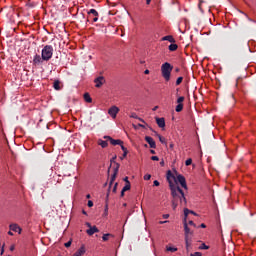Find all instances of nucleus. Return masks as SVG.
<instances>
[{
  "label": "nucleus",
  "instance_id": "nucleus-1",
  "mask_svg": "<svg viewBox=\"0 0 256 256\" xmlns=\"http://www.w3.org/2000/svg\"><path fill=\"white\" fill-rule=\"evenodd\" d=\"M166 178L169 183L171 195L173 197L172 207L175 210L178 205L176 202V199H179L181 204L183 202L186 204V198H185L183 190H181V188H179V186H176V184H173L172 179H174V176H173L171 170H168Z\"/></svg>",
  "mask_w": 256,
  "mask_h": 256
},
{
  "label": "nucleus",
  "instance_id": "nucleus-2",
  "mask_svg": "<svg viewBox=\"0 0 256 256\" xmlns=\"http://www.w3.org/2000/svg\"><path fill=\"white\" fill-rule=\"evenodd\" d=\"M54 48L52 45H45L41 51L42 60L45 62L50 61L53 58Z\"/></svg>",
  "mask_w": 256,
  "mask_h": 256
},
{
  "label": "nucleus",
  "instance_id": "nucleus-3",
  "mask_svg": "<svg viewBox=\"0 0 256 256\" xmlns=\"http://www.w3.org/2000/svg\"><path fill=\"white\" fill-rule=\"evenodd\" d=\"M172 69H173V66L169 62H165L162 64L161 73H162L163 78L166 81L170 80V75H171Z\"/></svg>",
  "mask_w": 256,
  "mask_h": 256
},
{
  "label": "nucleus",
  "instance_id": "nucleus-4",
  "mask_svg": "<svg viewBox=\"0 0 256 256\" xmlns=\"http://www.w3.org/2000/svg\"><path fill=\"white\" fill-rule=\"evenodd\" d=\"M115 168H114V172L111 176V180L109 182V188H108V193H107V196L106 198L109 199V191H111V186L113 185V182H115V179H117V174L119 173V167H120V164H118L117 162H115Z\"/></svg>",
  "mask_w": 256,
  "mask_h": 256
},
{
  "label": "nucleus",
  "instance_id": "nucleus-5",
  "mask_svg": "<svg viewBox=\"0 0 256 256\" xmlns=\"http://www.w3.org/2000/svg\"><path fill=\"white\" fill-rule=\"evenodd\" d=\"M172 183L177 186V183L181 185L182 188L187 189V184L184 176L182 174H178L177 178H171Z\"/></svg>",
  "mask_w": 256,
  "mask_h": 256
},
{
  "label": "nucleus",
  "instance_id": "nucleus-6",
  "mask_svg": "<svg viewBox=\"0 0 256 256\" xmlns=\"http://www.w3.org/2000/svg\"><path fill=\"white\" fill-rule=\"evenodd\" d=\"M89 229L86 231V233L89 236H93L95 233H99V229L96 226H91L90 222H86L85 224Z\"/></svg>",
  "mask_w": 256,
  "mask_h": 256
},
{
  "label": "nucleus",
  "instance_id": "nucleus-7",
  "mask_svg": "<svg viewBox=\"0 0 256 256\" xmlns=\"http://www.w3.org/2000/svg\"><path fill=\"white\" fill-rule=\"evenodd\" d=\"M94 83L96 88H101L103 84H105V77L98 76L97 78H95Z\"/></svg>",
  "mask_w": 256,
  "mask_h": 256
},
{
  "label": "nucleus",
  "instance_id": "nucleus-8",
  "mask_svg": "<svg viewBox=\"0 0 256 256\" xmlns=\"http://www.w3.org/2000/svg\"><path fill=\"white\" fill-rule=\"evenodd\" d=\"M119 113V107L117 106H112L110 107V109L108 110V114L113 118H117V114Z\"/></svg>",
  "mask_w": 256,
  "mask_h": 256
},
{
  "label": "nucleus",
  "instance_id": "nucleus-9",
  "mask_svg": "<svg viewBox=\"0 0 256 256\" xmlns=\"http://www.w3.org/2000/svg\"><path fill=\"white\" fill-rule=\"evenodd\" d=\"M145 141L149 144L150 148L155 149L157 148V144L155 140L151 136H145Z\"/></svg>",
  "mask_w": 256,
  "mask_h": 256
},
{
  "label": "nucleus",
  "instance_id": "nucleus-10",
  "mask_svg": "<svg viewBox=\"0 0 256 256\" xmlns=\"http://www.w3.org/2000/svg\"><path fill=\"white\" fill-rule=\"evenodd\" d=\"M43 62H44V59H43L42 55H39V54L34 55V58H33V64L34 65H40Z\"/></svg>",
  "mask_w": 256,
  "mask_h": 256
},
{
  "label": "nucleus",
  "instance_id": "nucleus-11",
  "mask_svg": "<svg viewBox=\"0 0 256 256\" xmlns=\"http://www.w3.org/2000/svg\"><path fill=\"white\" fill-rule=\"evenodd\" d=\"M88 15L89 16H94V18H93V22L95 23V22H97V21H99V12H97V10H95V9H90L89 11H88Z\"/></svg>",
  "mask_w": 256,
  "mask_h": 256
},
{
  "label": "nucleus",
  "instance_id": "nucleus-12",
  "mask_svg": "<svg viewBox=\"0 0 256 256\" xmlns=\"http://www.w3.org/2000/svg\"><path fill=\"white\" fill-rule=\"evenodd\" d=\"M110 144L113 146L119 145L121 147V146H123V140L110 138Z\"/></svg>",
  "mask_w": 256,
  "mask_h": 256
},
{
  "label": "nucleus",
  "instance_id": "nucleus-13",
  "mask_svg": "<svg viewBox=\"0 0 256 256\" xmlns=\"http://www.w3.org/2000/svg\"><path fill=\"white\" fill-rule=\"evenodd\" d=\"M156 123H157L159 128H164L165 127L164 117H156Z\"/></svg>",
  "mask_w": 256,
  "mask_h": 256
},
{
  "label": "nucleus",
  "instance_id": "nucleus-14",
  "mask_svg": "<svg viewBox=\"0 0 256 256\" xmlns=\"http://www.w3.org/2000/svg\"><path fill=\"white\" fill-rule=\"evenodd\" d=\"M9 229L14 232H18L19 234L22 233V229L17 224H11Z\"/></svg>",
  "mask_w": 256,
  "mask_h": 256
},
{
  "label": "nucleus",
  "instance_id": "nucleus-15",
  "mask_svg": "<svg viewBox=\"0 0 256 256\" xmlns=\"http://www.w3.org/2000/svg\"><path fill=\"white\" fill-rule=\"evenodd\" d=\"M86 253L85 246H82L75 254L74 256H83Z\"/></svg>",
  "mask_w": 256,
  "mask_h": 256
},
{
  "label": "nucleus",
  "instance_id": "nucleus-16",
  "mask_svg": "<svg viewBox=\"0 0 256 256\" xmlns=\"http://www.w3.org/2000/svg\"><path fill=\"white\" fill-rule=\"evenodd\" d=\"M53 88L56 91H60L61 90V81L60 80H55L53 83Z\"/></svg>",
  "mask_w": 256,
  "mask_h": 256
},
{
  "label": "nucleus",
  "instance_id": "nucleus-17",
  "mask_svg": "<svg viewBox=\"0 0 256 256\" xmlns=\"http://www.w3.org/2000/svg\"><path fill=\"white\" fill-rule=\"evenodd\" d=\"M184 230H185V237H190V235H192V232L190 231V229L187 226L186 220L184 222Z\"/></svg>",
  "mask_w": 256,
  "mask_h": 256
},
{
  "label": "nucleus",
  "instance_id": "nucleus-18",
  "mask_svg": "<svg viewBox=\"0 0 256 256\" xmlns=\"http://www.w3.org/2000/svg\"><path fill=\"white\" fill-rule=\"evenodd\" d=\"M162 41H168V42H170V43H175V39H174L173 36H171V35L164 36V37L162 38Z\"/></svg>",
  "mask_w": 256,
  "mask_h": 256
},
{
  "label": "nucleus",
  "instance_id": "nucleus-19",
  "mask_svg": "<svg viewBox=\"0 0 256 256\" xmlns=\"http://www.w3.org/2000/svg\"><path fill=\"white\" fill-rule=\"evenodd\" d=\"M84 100L87 103H92L93 102V99L91 98V95L88 92L84 93Z\"/></svg>",
  "mask_w": 256,
  "mask_h": 256
},
{
  "label": "nucleus",
  "instance_id": "nucleus-20",
  "mask_svg": "<svg viewBox=\"0 0 256 256\" xmlns=\"http://www.w3.org/2000/svg\"><path fill=\"white\" fill-rule=\"evenodd\" d=\"M98 145H100L102 148H107L108 146L107 140L98 139Z\"/></svg>",
  "mask_w": 256,
  "mask_h": 256
},
{
  "label": "nucleus",
  "instance_id": "nucleus-21",
  "mask_svg": "<svg viewBox=\"0 0 256 256\" xmlns=\"http://www.w3.org/2000/svg\"><path fill=\"white\" fill-rule=\"evenodd\" d=\"M186 250L189 251L191 246V237H185Z\"/></svg>",
  "mask_w": 256,
  "mask_h": 256
},
{
  "label": "nucleus",
  "instance_id": "nucleus-22",
  "mask_svg": "<svg viewBox=\"0 0 256 256\" xmlns=\"http://www.w3.org/2000/svg\"><path fill=\"white\" fill-rule=\"evenodd\" d=\"M130 118L138 119V120H140L141 122L145 123V120H143L142 118H139V116H137V113H135V112H132V113L130 114Z\"/></svg>",
  "mask_w": 256,
  "mask_h": 256
},
{
  "label": "nucleus",
  "instance_id": "nucleus-23",
  "mask_svg": "<svg viewBox=\"0 0 256 256\" xmlns=\"http://www.w3.org/2000/svg\"><path fill=\"white\" fill-rule=\"evenodd\" d=\"M188 214H192V215L197 216V214L195 212H193V210H188V208H185V210H184L185 217H187Z\"/></svg>",
  "mask_w": 256,
  "mask_h": 256
},
{
  "label": "nucleus",
  "instance_id": "nucleus-24",
  "mask_svg": "<svg viewBox=\"0 0 256 256\" xmlns=\"http://www.w3.org/2000/svg\"><path fill=\"white\" fill-rule=\"evenodd\" d=\"M121 149L123 151V158H126L127 154L129 153V151L127 150V147H125V145H121Z\"/></svg>",
  "mask_w": 256,
  "mask_h": 256
},
{
  "label": "nucleus",
  "instance_id": "nucleus-25",
  "mask_svg": "<svg viewBox=\"0 0 256 256\" xmlns=\"http://www.w3.org/2000/svg\"><path fill=\"white\" fill-rule=\"evenodd\" d=\"M177 48H178V45L175 44V43H172V44L169 45V50H170L171 52L176 51Z\"/></svg>",
  "mask_w": 256,
  "mask_h": 256
},
{
  "label": "nucleus",
  "instance_id": "nucleus-26",
  "mask_svg": "<svg viewBox=\"0 0 256 256\" xmlns=\"http://www.w3.org/2000/svg\"><path fill=\"white\" fill-rule=\"evenodd\" d=\"M109 237H113V234H104L103 236H102V240L104 241V242H107V241H109Z\"/></svg>",
  "mask_w": 256,
  "mask_h": 256
},
{
  "label": "nucleus",
  "instance_id": "nucleus-27",
  "mask_svg": "<svg viewBox=\"0 0 256 256\" xmlns=\"http://www.w3.org/2000/svg\"><path fill=\"white\" fill-rule=\"evenodd\" d=\"M159 141L162 143V144H165L166 145V139L165 137L161 136L160 134L156 133Z\"/></svg>",
  "mask_w": 256,
  "mask_h": 256
},
{
  "label": "nucleus",
  "instance_id": "nucleus-28",
  "mask_svg": "<svg viewBox=\"0 0 256 256\" xmlns=\"http://www.w3.org/2000/svg\"><path fill=\"white\" fill-rule=\"evenodd\" d=\"M182 110H183V103H180V104L176 105L175 111L177 113H180Z\"/></svg>",
  "mask_w": 256,
  "mask_h": 256
},
{
  "label": "nucleus",
  "instance_id": "nucleus-29",
  "mask_svg": "<svg viewBox=\"0 0 256 256\" xmlns=\"http://www.w3.org/2000/svg\"><path fill=\"white\" fill-rule=\"evenodd\" d=\"M123 192H127L131 190V183L125 184V186L122 188Z\"/></svg>",
  "mask_w": 256,
  "mask_h": 256
},
{
  "label": "nucleus",
  "instance_id": "nucleus-30",
  "mask_svg": "<svg viewBox=\"0 0 256 256\" xmlns=\"http://www.w3.org/2000/svg\"><path fill=\"white\" fill-rule=\"evenodd\" d=\"M184 100H185L184 96H179L177 98V104H182L184 102Z\"/></svg>",
  "mask_w": 256,
  "mask_h": 256
},
{
  "label": "nucleus",
  "instance_id": "nucleus-31",
  "mask_svg": "<svg viewBox=\"0 0 256 256\" xmlns=\"http://www.w3.org/2000/svg\"><path fill=\"white\" fill-rule=\"evenodd\" d=\"M166 251L173 253V252H176V251H177V248H173V247H168V246H167V247H166Z\"/></svg>",
  "mask_w": 256,
  "mask_h": 256
},
{
  "label": "nucleus",
  "instance_id": "nucleus-32",
  "mask_svg": "<svg viewBox=\"0 0 256 256\" xmlns=\"http://www.w3.org/2000/svg\"><path fill=\"white\" fill-rule=\"evenodd\" d=\"M182 81H183V77L182 76L178 77L176 80V86H179L182 83Z\"/></svg>",
  "mask_w": 256,
  "mask_h": 256
},
{
  "label": "nucleus",
  "instance_id": "nucleus-33",
  "mask_svg": "<svg viewBox=\"0 0 256 256\" xmlns=\"http://www.w3.org/2000/svg\"><path fill=\"white\" fill-rule=\"evenodd\" d=\"M109 212V204H106L105 208H104V216H107Z\"/></svg>",
  "mask_w": 256,
  "mask_h": 256
},
{
  "label": "nucleus",
  "instance_id": "nucleus-34",
  "mask_svg": "<svg viewBox=\"0 0 256 256\" xmlns=\"http://www.w3.org/2000/svg\"><path fill=\"white\" fill-rule=\"evenodd\" d=\"M209 247L206 246L204 243L199 247V250H208Z\"/></svg>",
  "mask_w": 256,
  "mask_h": 256
},
{
  "label": "nucleus",
  "instance_id": "nucleus-35",
  "mask_svg": "<svg viewBox=\"0 0 256 256\" xmlns=\"http://www.w3.org/2000/svg\"><path fill=\"white\" fill-rule=\"evenodd\" d=\"M144 180H146V181L151 180V174H145Z\"/></svg>",
  "mask_w": 256,
  "mask_h": 256
},
{
  "label": "nucleus",
  "instance_id": "nucleus-36",
  "mask_svg": "<svg viewBox=\"0 0 256 256\" xmlns=\"http://www.w3.org/2000/svg\"><path fill=\"white\" fill-rule=\"evenodd\" d=\"M118 185H119V184H118L117 182L114 184L113 190H112L113 193H117V186H118Z\"/></svg>",
  "mask_w": 256,
  "mask_h": 256
},
{
  "label": "nucleus",
  "instance_id": "nucleus-37",
  "mask_svg": "<svg viewBox=\"0 0 256 256\" xmlns=\"http://www.w3.org/2000/svg\"><path fill=\"white\" fill-rule=\"evenodd\" d=\"M191 164H192V160H191V158H188V160H186V162H185V165L190 166Z\"/></svg>",
  "mask_w": 256,
  "mask_h": 256
},
{
  "label": "nucleus",
  "instance_id": "nucleus-38",
  "mask_svg": "<svg viewBox=\"0 0 256 256\" xmlns=\"http://www.w3.org/2000/svg\"><path fill=\"white\" fill-rule=\"evenodd\" d=\"M151 160L152 161H159V158H158L157 155H153V156H151Z\"/></svg>",
  "mask_w": 256,
  "mask_h": 256
},
{
  "label": "nucleus",
  "instance_id": "nucleus-39",
  "mask_svg": "<svg viewBox=\"0 0 256 256\" xmlns=\"http://www.w3.org/2000/svg\"><path fill=\"white\" fill-rule=\"evenodd\" d=\"M5 252V244H3V246L0 249V254L3 255Z\"/></svg>",
  "mask_w": 256,
  "mask_h": 256
},
{
  "label": "nucleus",
  "instance_id": "nucleus-40",
  "mask_svg": "<svg viewBox=\"0 0 256 256\" xmlns=\"http://www.w3.org/2000/svg\"><path fill=\"white\" fill-rule=\"evenodd\" d=\"M104 139L106 140V141H111V139H112V137L111 136H109V135H105L104 136Z\"/></svg>",
  "mask_w": 256,
  "mask_h": 256
},
{
  "label": "nucleus",
  "instance_id": "nucleus-41",
  "mask_svg": "<svg viewBox=\"0 0 256 256\" xmlns=\"http://www.w3.org/2000/svg\"><path fill=\"white\" fill-rule=\"evenodd\" d=\"M71 245H72V241H69V242H67V243L65 244V247H66V248H70Z\"/></svg>",
  "mask_w": 256,
  "mask_h": 256
},
{
  "label": "nucleus",
  "instance_id": "nucleus-42",
  "mask_svg": "<svg viewBox=\"0 0 256 256\" xmlns=\"http://www.w3.org/2000/svg\"><path fill=\"white\" fill-rule=\"evenodd\" d=\"M88 207L89 208L93 207V200H88Z\"/></svg>",
  "mask_w": 256,
  "mask_h": 256
},
{
  "label": "nucleus",
  "instance_id": "nucleus-43",
  "mask_svg": "<svg viewBox=\"0 0 256 256\" xmlns=\"http://www.w3.org/2000/svg\"><path fill=\"white\" fill-rule=\"evenodd\" d=\"M124 182H126V185H129V183H131V182H129V177H128V176H126V177L124 178Z\"/></svg>",
  "mask_w": 256,
  "mask_h": 256
},
{
  "label": "nucleus",
  "instance_id": "nucleus-44",
  "mask_svg": "<svg viewBox=\"0 0 256 256\" xmlns=\"http://www.w3.org/2000/svg\"><path fill=\"white\" fill-rule=\"evenodd\" d=\"M190 256H202V254L200 252H195V253L191 254Z\"/></svg>",
  "mask_w": 256,
  "mask_h": 256
},
{
  "label": "nucleus",
  "instance_id": "nucleus-45",
  "mask_svg": "<svg viewBox=\"0 0 256 256\" xmlns=\"http://www.w3.org/2000/svg\"><path fill=\"white\" fill-rule=\"evenodd\" d=\"M189 225L196 227V225L194 224L193 220H189Z\"/></svg>",
  "mask_w": 256,
  "mask_h": 256
},
{
  "label": "nucleus",
  "instance_id": "nucleus-46",
  "mask_svg": "<svg viewBox=\"0 0 256 256\" xmlns=\"http://www.w3.org/2000/svg\"><path fill=\"white\" fill-rule=\"evenodd\" d=\"M160 185V183L158 182V180H154V186L158 187Z\"/></svg>",
  "mask_w": 256,
  "mask_h": 256
},
{
  "label": "nucleus",
  "instance_id": "nucleus-47",
  "mask_svg": "<svg viewBox=\"0 0 256 256\" xmlns=\"http://www.w3.org/2000/svg\"><path fill=\"white\" fill-rule=\"evenodd\" d=\"M167 222H168V220H163V221L161 220V221L159 222V224L162 225V224H165V223H167Z\"/></svg>",
  "mask_w": 256,
  "mask_h": 256
},
{
  "label": "nucleus",
  "instance_id": "nucleus-48",
  "mask_svg": "<svg viewBox=\"0 0 256 256\" xmlns=\"http://www.w3.org/2000/svg\"><path fill=\"white\" fill-rule=\"evenodd\" d=\"M163 218L164 219H168L169 218V214H163Z\"/></svg>",
  "mask_w": 256,
  "mask_h": 256
},
{
  "label": "nucleus",
  "instance_id": "nucleus-49",
  "mask_svg": "<svg viewBox=\"0 0 256 256\" xmlns=\"http://www.w3.org/2000/svg\"><path fill=\"white\" fill-rule=\"evenodd\" d=\"M164 165H165L164 160H161V162H160V166H161V167H164Z\"/></svg>",
  "mask_w": 256,
  "mask_h": 256
},
{
  "label": "nucleus",
  "instance_id": "nucleus-50",
  "mask_svg": "<svg viewBox=\"0 0 256 256\" xmlns=\"http://www.w3.org/2000/svg\"><path fill=\"white\" fill-rule=\"evenodd\" d=\"M144 74H145V75H149V69H146V70L144 71Z\"/></svg>",
  "mask_w": 256,
  "mask_h": 256
},
{
  "label": "nucleus",
  "instance_id": "nucleus-51",
  "mask_svg": "<svg viewBox=\"0 0 256 256\" xmlns=\"http://www.w3.org/2000/svg\"><path fill=\"white\" fill-rule=\"evenodd\" d=\"M124 196H125V192H123V190H121L120 197H124Z\"/></svg>",
  "mask_w": 256,
  "mask_h": 256
},
{
  "label": "nucleus",
  "instance_id": "nucleus-52",
  "mask_svg": "<svg viewBox=\"0 0 256 256\" xmlns=\"http://www.w3.org/2000/svg\"><path fill=\"white\" fill-rule=\"evenodd\" d=\"M150 153L153 154V155L156 154L155 150H153V149L150 150Z\"/></svg>",
  "mask_w": 256,
  "mask_h": 256
},
{
  "label": "nucleus",
  "instance_id": "nucleus-53",
  "mask_svg": "<svg viewBox=\"0 0 256 256\" xmlns=\"http://www.w3.org/2000/svg\"><path fill=\"white\" fill-rule=\"evenodd\" d=\"M8 235H9V236H14V233L11 232V231H9V232H8Z\"/></svg>",
  "mask_w": 256,
  "mask_h": 256
},
{
  "label": "nucleus",
  "instance_id": "nucleus-54",
  "mask_svg": "<svg viewBox=\"0 0 256 256\" xmlns=\"http://www.w3.org/2000/svg\"><path fill=\"white\" fill-rule=\"evenodd\" d=\"M200 227L203 228V229H205V228H206V225H205V224H201Z\"/></svg>",
  "mask_w": 256,
  "mask_h": 256
},
{
  "label": "nucleus",
  "instance_id": "nucleus-55",
  "mask_svg": "<svg viewBox=\"0 0 256 256\" xmlns=\"http://www.w3.org/2000/svg\"><path fill=\"white\" fill-rule=\"evenodd\" d=\"M14 250H15V246H11L10 251H14Z\"/></svg>",
  "mask_w": 256,
  "mask_h": 256
},
{
  "label": "nucleus",
  "instance_id": "nucleus-56",
  "mask_svg": "<svg viewBox=\"0 0 256 256\" xmlns=\"http://www.w3.org/2000/svg\"><path fill=\"white\" fill-rule=\"evenodd\" d=\"M169 147H170L171 149H173L174 144H173V143H170Z\"/></svg>",
  "mask_w": 256,
  "mask_h": 256
},
{
  "label": "nucleus",
  "instance_id": "nucleus-57",
  "mask_svg": "<svg viewBox=\"0 0 256 256\" xmlns=\"http://www.w3.org/2000/svg\"><path fill=\"white\" fill-rule=\"evenodd\" d=\"M146 4L147 5L151 4V0H146Z\"/></svg>",
  "mask_w": 256,
  "mask_h": 256
},
{
  "label": "nucleus",
  "instance_id": "nucleus-58",
  "mask_svg": "<svg viewBox=\"0 0 256 256\" xmlns=\"http://www.w3.org/2000/svg\"><path fill=\"white\" fill-rule=\"evenodd\" d=\"M179 71H180V69L177 67V68L175 69V72L178 73Z\"/></svg>",
  "mask_w": 256,
  "mask_h": 256
},
{
  "label": "nucleus",
  "instance_id": "nucleus-59",
  "mask_svg": "<svg viewBox=\"0 0 256 256\" xmlns=\"http://www.w3.org/2000/svg\"><path fill=\"white\" fill-rule=\"evenodd\" d=\"M157 109H158V106H155V107L153 108V111H157Z\"/></svg>",
  "mask_w": 256,
  "mask_h": 256
},
{
  "label": "nucleus",
  "instance_id": "nucleus-60",
  "mask_svg": "<svg viewBox=\"0 0 256 256\" xmlns=\"http://www.w3.org/2000/svg\"><path fill=\"white\" fill-rule=\"evenodd\" d=\"M139 126H140L141 128H145V125H143V124H139Z\"/></svg>",
  "mask_w": 256,
  "mask_h": 256
},
{
  "label": "nucleus",
  "instance_id": "nucleus-61",
  "mask_svg": "<svg viewBox=\"0 0 256 256\" xmlns=\"http://www.w3.org/2000/svg\"><path fill=\"white\" fill-rule=\"evenodd\" d=\"M91 198V194H87V199H90Z\"/></svg>",
  "mask_w": 256,
  "mask_h": 256
},
{
  "label": "nucleus",
  "instance_id": "nucleus-62",
  "mask_svg": "<svg viewBox=\"0 0 256 256\" xmlns=\"http://www.w3.org/2000/svg\"><path fill=\"white\" fill-rule=\"evenodd\" d=\"M84 215H87V212H86V210H83V212H82Z\"/></svg>",
  "mask_w": 256,
  "mask_h": 256
},
{
  "label": "nucleus",
  "instance_id": "nucleus-63",
  "mask_svg": "<svg viewBox=\"0 0 256 256\" xmlns=\"http://www.w3.org/2000/svg\"><path fill=\"white\" fill-rule=\"evenodd\" d=\"M120 159L123 160V159H125V158H123V155H122Z\"/></svg>",
  "mask_w": 256,
  "mask_h": 256
},
{
  "label": "nucleus",
  "instance_id": "nucleus-64",
  "mask_svg": "<svg viewBox=\"0 0 256 256\" xmlns=\"http://www.w3.org/2000/svg\"><path fill=\"white\" fill-rule=\"evenodd\" d=\"M115 159H117V156H115L112 160H115Z\"/></svg>",
  "mask_w": 256,
  "mask_h": 256
}]
</instances>
